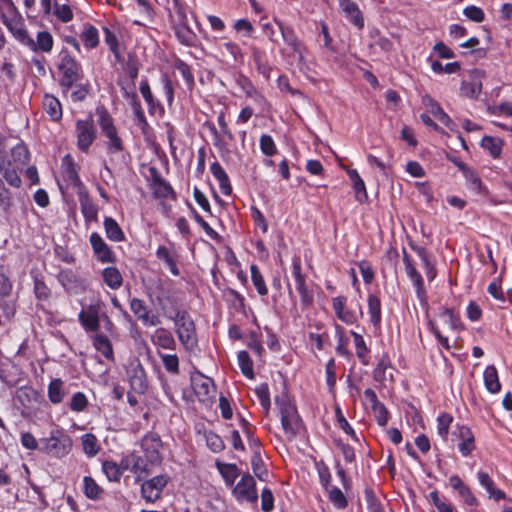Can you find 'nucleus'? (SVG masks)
<instances>
[{
    "mask_svg": "<svg viewBox=\"0 0 512 512\" xmlns=\"http://www.w3.org/2000/svg\"><path fill=\"white\" fill-rule=\"evenodd\" d=\"M156 255L158 259L165 262L166 266L174 276H178L180 274L175 256L165 246H159L156 251Z\"/></svg>",
    "mask_w": 512,
    "mask_h": 512,
    "instance_id": "32",
    "label": "nucleus"
},
{
    "mask_svg": "<svg viewBox=\"0 0 512 512\" xmlns=\"http://www.w3.org/2000/svg\"><path fill=\"white\" fill-rule=\"evenodd\" d=\"M64 397V382L59 378L53 379L48 386L49 400L54 404H58L63 401Z\"/></svg>",
    "mask_w": 512,
    "mask_h": 512,
    "instance_id": "28",
    "label": "nucleus"
},
{
    "mask_svg": "<svg viewBox=\"0 0 512 512\" xmlns=\"http://www.w3.org/2000/svg\"><path fill=\"white\" fill-rule=\"evenodd\" d=\"M90 244L97 259L102 263H114L116 256L103 238L97 232H93L89 238Z\"/></svg>",
    "mask_w": 512,
    "mask_h": 512,
    "instance_id": "10",
    "label": "nucleus"
},
{
    "mask_svg": "<svg viewBox=\"0 0 512 512\" xmlns=\"http://www.w3.org/2000/svg\"><path fill=\"white\" fill-rule=\"evenodd\" d=\"M407 276L413 282L416 294L419 299H424L426 296V291L424 287V281L420 273L416 270L414 265H409V267L405 268Z\"/></svg>",
    "mask_w": 512,
    "mask_h": 512,
    "instance_id": "31",
    "label": "nucleus"
},
{
    "mask_svg": "<svg viewBox=\"0 0 512 512\" xmlns=\"http://www.w3.org/2000/svg\"><path fill=\"white\" fill-rule=\"evenodd\" d=\"M84 494L89 499H98L100 494L103 492L102 488L96 483V481L90 477L85 476L83 479Z\"/></svg>",
    "mask_w": 512,
    "mask_h": 512,
    "instance_id": "45",
    "label": "nucleus"
},
{
    "mask_svg": "<svg viewBox=\"0 0 512 512\" xmlns=\"http://www.w3.org/2000/svg\"><path fill=\"white\" fill-rule=\"evenodd\" d=\"M43 107L52 120L57 121L62 117V107L59 100L52 95H45Z\"/></svg>",
    "mask_w": 512,
    "mask_h": 512,
    "instance_id": "27",
    "label": "nucleus"
},
{
    "mask_svg": "<svg viewBox=\"0 0 512 512\" xmlns=\"http://www.w3.org/2000/svg\"><path fill=\"white\" fill-rule=\"evenodd\" d=\"M283 40L293 49V51L298 52L300 48V43L298 38L291 27H286L282 23L278 22Z\"/></svg>",
    "mask_w": 512,
    "mask_h": 512,
    "instance_id": "50",
    "label": "nucleus"
},
{
    "mask_svg": "<svg viewBox=\"0 0 512 512\" xmlns=\"http://www.w3.org/2000/svg\"><path fill=\"white\" fill-rule=\"evenodd\" d=\"M429 500L437 508L438 512L454 511L453 506L450 503L446 502L444 499H441L436 490L430 492Z\"/></svg>",
    "mask_w": 512,
    "mask_h": 512,
    "instance_id": "63",
    "label": "nucleus"
},
{
    "mask_svg": "<svg viewBox=\"0 0 512 512\" xmlns=\"http://www.w3.org/2000/svg\"><path fill=\"white\" fill-rule=\"evenodd\" d=\"M102 470L109 481L118 482L122 476L121 467L114 461H104Z\"/></svg>",
    "mask_w": 512,
    "mask_h": 512,
    "instance_id": "48",
    "label": "nucleus"
},
{
    "mask_svg": "<svg viewBox=\"0 0 512 512\" xmlns=\"http://www.w3.org/2000/svg\"><path fill=\"white\" fill-rule=\"evenodd\" d=\"M391 369V362L387 355H383L373 371V378L377 382H384L387 380V370Z\"/></svg>",
    "mask_w": 512,
    "mask_h": 512,
    "instance_id": "37",
    "label": "nucleus"
},
{
    "mask_svg": "<svg viewBox=\"0 0 512 512\" xmlns=\"http://www.w3.org/2000/svg\"><path fill=\"white\" fill-rule=\"evenodd\" d=\"M328 499L336 509H345L348 505V501L343 492L333 486L326 490Z\"/></svg>",
    "mask_w": 512,
    "mask_h": 512,
    "instance_id": "39",
    "label": "nucleus"
},
{
    "mask_svg": "<svg viewBox=\"0 0 512 512\" xmlns=\"http://www.w3.org/2000/svg\"><path fill=\"white\" fill-rule=\"evenodd\" d=\"M164 368L172 374L179 373V359L176 354H160Z\"/></svg>",
    "mask_w": 512,
    "mask_h": 512,
    "instance_id": "60",
    "label": "nucleus"
},
{
    "mask_svg": "<svg viewBox=\"0 0 512 512\" xmlns=\"http://www.w3.org/2000/svg\"><path fill=\"white\" fill-rule=\"evenodd\" d=\"M351 335L354 340L357 357L362 361L363 364H368V361L366 360L368 348L366 346L364 338L360 334H358L357 332H354V331H351Z\"/></svg>",
    "mask_w": 512,
    "mask_h": 512,
    "instance_id": "53",
    "label": "nucleus"
},
{
    "mask_svg": "<svg viewBox=\"0 0 512 512\" xmlns=\"http://www.w3.org/2000/svg\"><path fill=\"white\" fill-rule=\"evenodd\" d=\"M139 89H140V92H141L144 100L148 104L150 110H154L156 107L159 106L158 101L154 98V96L151 92V89H150L147 79H144L141 81Z\"/></svg>",
    "mask_w": 512,
    "mask_h": 512,
    "instance_id": "59",
    "label": "nucleus"
},
{
    "mask_svg": "<svg viewBox=\"0 0 512 512\" xmlns=\"http://www.w3.org/2000/svg\"><path fill=\"white\" fill-rule=\"evenodd\" d=\"M58 69L62 73L59 83L65 91L72 88L82 78L80 64L66 51L61 53Z\"/></svg>",
    "mask_w": 512,
    "mask_h": 512,
    "instance_id": "4",
    "label": "nucleus"
},
{
    "mask_svg": "<svg viewBox=\"0 0 512 512\" xmlns=\"http://www.w3.org/2000/svg\"><path fill=\"white\" fill-rule=\"evenodd\" d=\"M95 348L102 353V355L109 359H113V348L110 340L104 335H96L94 338Z\"/></svg>",
    "mask_w": 512,
    "mask_h": 512,
    "instance_id": "40",
    "label": "nucleus"
},
{
    "mask_svg": "<svg viewBox=\"0 0 512 512\" xmlns=\"http://www.w3.org/2000/svg\"><path fill=\"white\" fill-rule=\"evenodd\" d=\"M216 466L225 480L226 485L233 486L239 476V469L235 464L217 462Z\"/></svg>",
    "mask_w": 512,
    "mask_h": 512,
    "instance_id": "29",
    "label": "nucleus"
},
{
    "mask_svg": "<svg viewBox=\"0 0 512 512\" xmlns=\"http://www.w3.org/2000/svg\"><path fill=\"white\" fill-rule=\"evenodd\" d=\"M97 115L99 116L98 123L102 129L103 134L108 140L119 137L117 129L114 126L113 119L105 108L97 109Z\"/></svg>",
    "mask_w": 512,
    "mask_h": 512,
    "instance_id": "20",
    "label": "nucleus"
},
{
    "mask_svg": "<svg viewBox=\"0 0 512 512\" xmlns=\"http://www.w3.org/2000/svg\"><path fill=\"white\" fill-rule=\"evenodd\" d=\"M365 496L367 501V509L369 512H385L383 504L374 495L372 490H365Z\"/></svg>",
    "mask_w": 512,
    "mask_h": 512,
    "instance_id": "64",
    "label": "nucleus"
},
{
    "mask_svg": "<svg viewBox=\"0 0 512 512\" xmlns=\"http://www.w3.org/2000/svg\"><path fill=\"white\" fill-rule=\"evenodd\" d=\"M11 158L12 160L10 161L13 165L17 166V168L24 166L29 160V151L27 147L24 144H17L11 150Z\"/></svg>",
    "mask_w": 512,
    "mask_h": 512,
    "instance_id": "36",
    "label": "nucleus"
},
{
    "mask_svg": "<svg viewBox=\"0 0 512 512\" xmlns=\"http://www.w3.org/2000/svg\"><path fill=\"white\" fill-rule=\"evenodd\" d=\"M59 281L65 291L68 293L79 294L85 290L84 282L79 279L71 270L60 273Z\"/></svg>",
    "mask_w": 512,
    "mask_h": 512,
    "instance_id": "16",
    "label": "nucleus"
},
{
    "mask_svg": "<svg viewBox=\"0 0 512 512\" xmlns=\"http://www.w3.org/2000/svg\"><path fill=\"white\" fill-rule=\"evenodd\" d=\"M81 40L88 48H95L99 43L98 31L92 25H86L81 34Z\"/></svg>",
    "mask_w": 512,
    "mask_h": 512,
    "instance_id": "44",
    "label": "nucleus"
},
{
    "mask_svg": "<svg viewBox=\"0 0 512 512\" xmlns=\"http://www.w3.org/2000/svg\"><path fill=\"white\" fill-rule=\"evenodd\" d=\"M151 466L152 464H150L148 459L135 455L133 463V473L137 475L138 481L141 479L143 475L147 476L151 473Z\"/></svg>",
    "mask_w": 512,
    "mask_h": 512,
    "instance_id": "47",
    "label": "nucleus"
},
{
    "mask_svg": "<svg viewBox=\"0 0 512 512\" xmlns=\"http://www.w3.org/2000/svg\"><path fill=\"white\" fill-rule=\"evenodd\" d=\"M161 309L168 319L174 321L180 342L186 349L192 350L196 345V328L189 313L176 308L166 309L164 306H161Z\"/></svg>",
    "mask_w": 512,
    "mask_h": 512,
    "instance_id": "1",
    "label": "nucleus"
},
{
    "mask_svg": "<svg viewBox=\"0 0 512 512\" xmlns=\"http://www.w3.org/2000/svg\"><path fill=\"white\" fill-rule=\"evenodd\" d=\"M152 342L163 349H175L176 341L172 333L165 328H158L152 335Z\"/></svg>",
    "mask_w": 512,
    "mask_h": 512,
    "instance_id": "24",
    "label": "nucleus"
},
{
    "mask_svg": "<svg viewBox=\"0 0 512 512\" xmlns=\"http://www.w3.org/2000/svg\"><path fill=\"white\" fill-rule=\"evenodd\" d=\"M463 176L466 179L468 188L470 190L474 191L478 195H487L488 194L487 187L483 184L480 176L474 169L469 167L463 173Z\"/></svg>",
    "mask_w": 512,
    "mask_h": 512,
    "instance_id": "23",
    "label": "nucleus"
},
{
    "mask_svg": "<svg viewBox=\"0 0 512 512\" xmlns=\"http://www.w3.org/2000/svg\"><path fill=\"white\" fill-rule=\"evenodd\" d=\"M97 115L99 116L98 123L102 129L103 134L108 140L119 137L117 129L114 126L113 119L105 108L97 109Z\"/></svg>",
    "mask_w": 512,
    "mask_h": 512,
    "instance_id": "21",
    "label": "nucleus"
},
{
    "mask_svg": "<svg viewBox=\"0 0 512 512\" xmlns=\"http://www.w3.org/2000/svg\"><path fill=\"white\" fill-rule=\"evenodd\" d=\"M440 317L444 319L445 323H447L452 330H459L462 328L460 317L454 313L453 309L445 308L440 313Z\"/></svg>",
    "mask_w": 512,
    "mask_h": 512,
    "instance_id": "56",
    "label": "nucleus"
},
{
    "mask_svg": "<svg viewBox=\"0 0 512 512\" xmlns=\"http://www.w3.org/2000/svg\"><path fill=\"white\" fill-rule=\"evenodd\" d=\"M426 105L429 107L430 112L445 126L452 129L453 121L451 118L444 112V110L440 107V105L432 99H429Z\"/></svg>",
    "mask_w": 512,
    "mask_h": 512,
    "instance_id": "41",
    "label": "nucleus"
},
{
    "mask_svg": "<svg viewBox=\"0 0 512 512\" xmlns=\"http://www.w3.org/2000/svg\"><path fill=\"white\" fill-rule=\"evenodd\" d=\"M459 437L461 442L458 444V449L463 456H468L475 449V438L470 430L466 426H462L459 429Z\"/></svg>",
    "mask_w": 512,
    "mask_h": 512,
    "instance_id": "22",
    "label": "nucleus"
},
{
    "mask_svg": "<svg viewBox=\"0 0 512 512\" xmlns=\"http://www.w3.org/2000/svg\"><path fill=\"white\" fill-rule=\"evenodd\" d=\"M346 298L343 296H338L333 299V309L337 315V317L345 323L351 324L355 321V316L350 311H345Z\"/></svg>",
    "mask_w": 512,
    "mask_h": 512,
    "instance_id": "30",
    "label": "nucleus"
},
{
    "mask_svg": "<svg viewBox=\"0 0 512 512\" xmlns=\"http://www.w3.org/2000/svg\"><path fill=\"white\" fill-rule=\"evenodd\" d=\"M53 13L54 15L64 23H67L73 19V12L69 5L67 4H58L57 1H54L53 4Z\"/></svg>",
    "mask_w": 512,
    "mask_h": 512,
    "instance_id": "57",
    "label": "nucleus"
},
{
    "mask_svg": "<svg viewBox=\"0 0 512 512\" xmlns=\"http://www.w3.org/2000/svg\"><path fill=\"white\" fill-rule=\"evenodd\" d=\"M130 309L139 320L143 321L145 318H147L149 309L143 300L133 298L130 301Z\"/></svg>",
    "mask_w": 512,
    "mask_h": 512,
    "instance_id": "61",
    "label": "nucleus"
},
{
    "mask_svg": "<svg viewBox=\"0 0 512 512\" xmlns=\"http://www.w3.org/2000/svg\"><path fill=\"white\" fill-rule=\"evenodd\" d=\"M81 212L86 222L98 220V207L90 198L87 189L77 191Z\"/></svg>",
    "mask_w": 512,
    "mask_h": 512,
    "instance_id": "14",
    "label": "nucleus"
},
{
    "mask_svg": "<svg viewBox=\"0 0 512 512\" xmlns=\"http://www.w3.org/2000/svg\"><path fill=\"white\" fill-rule=\"evenodd\" d=\"M79 321L88 331H95L99 328V318L97 312L93 309L89 311H81L79 313Z\"/></svg>",
    "mask_w": 512,
    "mask_h": 512,
    "instance_id": "34",
    "label": "nucleus"
},
{
    "mask_svg": "<svg viewBox=\"0 0 512 512\" xmlns=\"http://www.w3.org/2000/svg\"><path fill=\"white\" fill-rule=\"evenodd\" d=\"M131 389L137 394H143L147 390L148 382L146 373L141 365L133 368L129 373Z\"/></svg>",
    "mask_w": 512,
    "mask_h": 512,
    "instance_id": "18",
    "label": "nucleus"
},
{
    "mask_svg": "<svg viewBox=\"0 0 512 512\" xmlns=\"http://www.w3.org/2000/svg\"><path fill=\"white\" fill-rule=\"evenodd\" d=\"M452 421L453 417L447 413H443L437 418V433L443 441H447Z\"/></svg>",
    "mask_w": 512,
    "mask_h": 512,
    "instance_id": "51",
    "label": "nucleus"
},
{
    "mask_svg": "<svg viewBox=\"0 0 512 512\" xmlns=\"http://www.w3.org/2000/svg\"><path fill=\"white\" fill-rule=\"evenodd\" d=\"M251 466L256 477L261 481H266L268 477V471L261 458L260 451H255L251 458Z\"/></svg>",
    "mask_w": 512,
    "mask_h": 512,
    "instance_id": "38",
    "label": "nucleus"
},
{
    "mask_svg": "<svg viewBox=\"0 0 512 512\" xmlns=\"http://www.w3.org/2000/svg\"><path fill=\"white\" fill-rule=\"evenodd\" d=\"M63 178L71 186L76 188L77 191H82V189H86L85 185L79 177L76 164L69 155H66L63 158Z\"/></svg>",
    "mask_w": 512,
    "mask_h": 512,
    "instance_id": "13",
    "label": "nucleus"
},
{
    "mask_svg": "<svg viewBox=\"0 0 512 512\" xmlns=\"http://www.w3.org/2000/svg\"><path fill=\"white\" fill-rule=\"evenodd\" d=\"M81 443L84 453L88 457H94L98 454L100 446L95 435L86 433L81 437Z\"/></svg>",
    "mask_w": 512,
    "mask_h": 512,
    "instance_id": "35",
    "label": "nucleus"
},
{
    "mask_svg": "<svg viewBox=\"0 0 512 512\" xmlns=\"http://www.w3.org/2000/svg\"><path fill=\"white\" fill-rule=\"evenodd\" d=\"M168 479L165 475H157L141 485V494L146 502L154 503L161 498L162 491L167 485Z\"/></svg>",
    "mask_w": 512,
    "mask_h": 512,
    "instance_id": "7",
    "label": "nucleus"
},
{
    "mask_svg": "<svg viewBox=\"0 0 512 512\" xmlns=\"http://www.w3.org/2000/svg\"><path fill=\"white\" fill-rule=\"evenodd\" d=\"M17 169V166L13 165L10 160L2 159L0 161L1 175L6 180V182L14 188H19L22 184L21 178L17 173Z\"/></svg>",
    "mask_w": 512,
    "mask_h": 512,
    "instance_id": "19",
    "label": "nucleus"
},
{
    "mask_svg": "<svg viewBox=\"0 0 512 512\" xmlns=\"http://www.w3.org/2000/svg\"><path fill=\"white\" fill-rule=\"evenodd\" d=\"M76 135L78 148L82 152L87 153L97 135L96 128L91 117H88L85 120H78L76 122Z\"/></svg>",
    "mask_w": 512,
    "mask_h": 512,
    "instance_id": "6",
    "label": "nucleus"
},
{
    "mask_svg": "<svg viewBox=\"0 0 512 512\" xmlns=\"http://www.w3.org/2000/svg\"><path fill=\"white\" fill-rule=\"evenodd\" d=\"M103 224L108 239L114 242H121L125 239L124 232L115 219L112 217H105Z\"/></svg>",
    "mask_w": 512,
    "mask_h": 512,
    "instance_id": "25",
    "label": "nucleus"
},
{
    "mask_svg": "<svg viewBox=\"0 0 512 512\" xmlns=\"http://www.w3.org/2000/svg\"><path fill=\"white\" fill-rule=\"evenodd\" d=\"M232 494L239 502L256 503L258 493L254 477L249 473L243 474L240 481L234 486Z\"/></svg>",
    "mask_w": 512,
    "mask_h": 512,
    "instance_id": "5",
    "label": "nucleus"
},
{
    "mask_svg": "<svg viewBox=\"0 0 512 512\" xmlns=\"http://www.w3.org/2000/svg\"><path fill=\"white\" fill-rule=\"evenodd\" d=\"M205 439L208 448L214 453H219L225 448L223 439L212 431L205 433Z\"/></svg>",
    "mask_w": 512,
    "mask_h": 512,
    "instance_id": "54",
    "label": "nucleus"
},
{
    "mask_svg": "<svg viewBox=\"0 0 512 512\" xmlns=\"http://www.w3.org/2000/svg\"><path fill=\"white\" fill-rule=\"evenodd\" d=\"M485 73L483 70L473 69L470 71V76L472 78L471 82L463 81L461 84V93L462 95L475 99L479 96L482 91V78Z\"/></svg>",
    "mask_w": 512,
    "mask_h": 512,
    "instance_id": "12",
    "label": "nucleus"
},
{
    "mask_svg": "<svg viewBox=\"0 0 512 512\" xmlns=\"http://www.w3.org/2000/svg\"><path fill=\"white\" fill-rule=\"evenodd\" d=\"M102 277L105 284L114 290L120 288L123 283L120 271L114 266L105 268L102 271Z\"/></svg>",
    "mask_w": 512,
    "mask_h": 512,
    "instance_id": "26",
    "label": "nucleus"
},
{
    "mask_svg": "<svg viewBox=\"0 0 512 512\" xmlns=\"http://www.w3.org/2000/svg\"><path fill=\"white\" fill-rule=\"evenodd\" d=\"M255 393L258 397V400L263 407L266 414H268L271 406L270 401V392L269 387L267 383H262L259 386L256 387Z\"/></svg>",
    "mask_w": 512,
    "mask_h": 512,
    "instance_id": "52",
    "label": "nucleus"
},
{
    "mask_svg": "<svg viewBox=\"0 0 512 512\" xmlns=\"http://www.w3.org/2000/svg\"><path fill=\"white\" fill-rule=\"evenodd\" d=\"M260 149L262 153L268 157L273 156L277 152L276 145L273 138L270 135L263 134L260 137Z\"/></svg>",
    "mask_w": 512,
    "mask_h": 512,
    "instance_id": "62",
    "label": "nucleus"
},
{
    "mask_svg": "<svg viewBox=\"0 0 512 512\" xmlns=\"http://www.w3.org/2000/svg\"><path fill=\"white\" fill-rule=\"evenodd\" d=\"M152 175L151 189L155 198H176L172 186L164 180L156 168L150 169Z\"/></svg>",
    "mask_w": 512,
    "mask_h": 512,
    "instance_id": "11",
    "label": "nucleus"
},
{
    "mask_svg": "<svg viewBox=\"0 0 512 512\" xmlns=\"http://www.w3.org/2000/svg\"><path fill=\"white\" fill-rule=\"evenodd\" d=\"M238 363L243 375L252 379L254 377L253 362L247 351H240L238 353Z\"/></svg>",
    "mask_w": 512,
    "mask_h": 512,
    "instance_id": "49",
    "label": "nucleus"
},
{
    "mask_svg": "<svg viewBox=\"0 0 512 512\" xmlns=\"http://www.w3.org/2000/svg\"><path fill=\"white\" fill-rule=\"evenodd\" d=\"M39 450L50 457L61 459L72 450V439L62 430H53L49 437L40 439Z\"/></svg>",
    "mask_w": 512,
    "mask_h": 512,
    "instance_id": "3",
    "label": "nucleus"
},
{
    "mask_svg": "<svg viewBox=\"0 0 512 512\" xmlns=\"http://www.w3.org/2000/svg\"><path fill=\"white\" fill-rule=\"evenodd\" d=\"M250 271H251V279H252L253 285L255 286L257 292L261 296H266L268 294V289L266 287L264 278H263L258 266L255 264L251 265Z\"/></svg>",
    "mask_w": 512,
    "mask_h": 512,
    "instance_id": "46",
    "label": "nucleus"
},
{
    "mask_svg": "<svg viewBox=\"0 0 512 512\" xmlns=\"http://www.w3.org/2000/svg\"><path fill=\"white\" fill-rule=\"evenodd\" d=\"M293 276L296 283V289L301 297L302 305L305 307L310 306L313 303L314 296L306 284V277L302 273V266L299 258H295L293 260Z\"/></svg>",
    "mask_w": 512,
    "mask_h": 512,
    "instance_id": "8",
    "label": "nucleus"
},
{
    "mask_svg": "<svg viewBox=\"0 0 512 512\" xmlns=\"http://www.w3.org/2000/svg\"><path fill=\"white\" fill-rule=\"evenodd\" d=\"M1 19L4 25L8 28L11 34L23 45L30 48L32 51H36L35 41L28 35L22 22L16 19H9L5 14L1 15Z\"/></svg>",
    "mask_w": 512,
    "mask_h": 512,
    "instance_id": "9",
    "label": "nucleus"
},
{
    "mask_svg": "<svg viewBox=\"0 0 512 512\" xmlns=\"http://www.w3.org/2000/svg\"><path fill=\"white\" fill-rule=\"evenodd\" d=\"M36 51L50 52L53 47V37L48 31H41L37 34Z\"/></svg>",
    "mask_w": 512,
    "mask_h": 512,
    "instance_id": "55",
    "label": "nucleus"
},
{
    "mask_svg": "<svg viewBox=\"0 0 512 512\" xmlns=\"http://www.w3.org/2000/svg\"><path fill=\"white\" fill-rule=\"evenodd\" d=\"M368 311L371 317V322L374 326L378 325L381 321V303L377 296L369 295L368 297Z\"/></svg>",
    "mask_w": 512,
    "mask_h": 512,
    "instance_id": "43",
    "label": "nucleus"
},
{
    "mask_svg": "<svg viewBox=\"0 0 512 512\" xmlns=\"http://www.w3.org/2000/svg\"><path fill=\"white\" fill-rule=\"evenodd\" d=\"M339 6L346 18L357 28L364 27V18L358 5L352 0H339Z\"/></svg>",
    "mask_w": 512,
    "mask_h": 512,
    "instance_id": "15",
    "label": "nucleus"
},
{
    "mask_svg": "<svg viewBox=\"0 0 512 512\" xmlns=\"http://www.w3.org/2000/svg\"><path fill=\"white\" fill-rule=\"evenodd\" d=\"M193 389L199 401L206 402L214 394V384L211 378L200 377L193 380Z\"/></svg>",
    "mask_w": 512,
    "mask_h": 512,
    "instance_id": "17",
    "label": "nucleus"
},
{
    "mask_svg": "<svg viewBox=\"0 0 512 512\" xmlns=\"http://www.w3.org/2000/svg\"><path fill=\"white\" fill-rule=\"evenodd\" d=\"M481 146L488 150L493 158L499 157L502 151V141L491 136L483 137Z\"/></svg>",
    "mask_w": 512,
    "mask_h": 512,
    "instance_id": "42",
    "label": "nucleus"
},
{
    "mask_svg": "<svg viewBox=\"0 0 512 512\" xmlns=\"http://www.w3.org/2000/svg\"><path fill=\"white\" fill-rule=\"evenodd\" d=\"M484 383L489 392L497 393L500 391L501 385L498 379L497 370L494 366H488L485 369Z\"/></svg>",
    "mask_w": 512,
    "mask_h": 512,
    "instance_id": "33",
    "label": "nucleus"
},
{
    "mask_svg": "<svg viewBox=\"0 0 512 512\" xmlns=\"http://www.w3.org/2000/svg\"><path fill=\"white\" fill-rule=\"evenodd\" d=\"M275 404L279 409L282 428L287 439H295L302 429V421L296 407L287 396L276 397Z\"/></svg>",
    "mask_w": 512,
    "mask_h": 512,
    "instance_id": "2",
    "label": "nucleus"
},
{
    "mask_svg": "<svg viewBox=\"0 0 512 512\" xmlns=\"http://www.w3.org/2000/svg\"><path fill=\"white\" fill-rule=\"evenodd\" d=\"M8 272V268L0 264V295H11L13 285Z\"/></svg>",
    "mask_w": 512,
    "mask_h": 512,
    "instance_id": "58",
    "label": "nucleus"
}]
</instances>
